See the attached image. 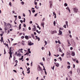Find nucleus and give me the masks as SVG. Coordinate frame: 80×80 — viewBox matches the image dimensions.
<instances>
[{
  "mask_svg": "<svg viewBox=\"0 0 80 80\" xmlns=\"http://www.w3.org/2000/svg\"><path fill=\"white\" fill-rule=\"evenodd\" d=\"M41 72V74H43V70L40 67V66H39L38 68V73H40V72Z\"/></svg>",
  "mask_w": 80,
  "mask_h": 80,
  "instance_id": "f257e3e1",
  "label": "nucleus"
},
{
  "mask_svg": "<svg viewBox=\"0 0 80 80\" xmlns=\"http://www.w3.org/2000/svg\"><path fill=\"white\" fill-rule=\"evenodd\" d=\"M73 10V12L75 13H77V12H78V9L77 8H72Z\"/></svg>",
  "mask_w": 80,
  "mask_h": 80,
  "instance_id": "f03ea898",
  "label": "nucleus"
},
{
  "mask_svg": "<svg viewBox=\"0 0 80 80\" xmlns=\"http://www.w3.org/2000/svg\"><path fill=\"white\" fill-rule=\"evenodd\" d=\"M28 45H30V46H31V45H33L34 43H32V42H31V41H28Z\"/></svg>",
  "mask_w": 80,
  "mask_h": 80,
  "instance_id": "7ed1b4c3",
  "label": "nucleus"
},
{
  "mask_svg": "<svg viewBox=\"0 0 80 80\" xmlns=\"http://www.w3.org/2000/svg\"><path fill=\"white\" fill-rule=\"evenodd\" d=\"M33 27V28L32 29V30L33 32H34V31H35V30H37V28H36V26H35V25H34Z\"/></svg>",
  "mask_w": 80,
  "mask_h": 80,
  "instance_id": "20e7f679",
  "label": "nucleus"
},
{
  "mask_svg": "<svg viewBox=\"0 0 80 80\" xmlns=\"http://www.w3.org/2000/svg\"><path fill=\"white\" fill-rule=\"evenodd\" d=\"M67 57H70V52H67L66 53Z\"/></svg>",
  "mask_w": 80,
  "mask_h": 80,
  "instance_id": "39448f33",
  "label": "nucleus"
},
{
  "mask_svg": "<svg viewBox=\"0 0 80 80\" xmlns=\"http://www.w3.org/2000/svg\"><path fill=\"white\" fill-rule=\"evenodd\" d=\"M57 31H51V33L52 34H54V33H57Z\"/></svg>",
  "mask_w": 80,
  "mask_h": 80,
  "instance_id": "423d86ee",
  "label": "nucleus"
},
{
  "mask_svg": "<svg viewBox=\"0 0 80 80\" xmlns=\"http://www.w3.org/2000/svg\"><path fill=\"white\" fill-rule=\"evenodd\" d=\"M44 25H45V23L44 22H42L41 23V26H42L43 28H44Z\"/></svg>",
  "mask_w": 80,
  "mask_h": 80,
  "instance_id": "0eeeda50",
  "label": "nucleus"
},
{
  "mask_svg": "<svg viewBox=\"0 0 80 80\" xmlns=\"http://www.w3.org/2000/svg\"><path fill=\"white\" fill-rule=\"evenodd\" d=\"M59 33L60 34L58 33V34L59 35H62V32L60 30H59Z\"/></svg>",
  "mask_w": 80,
  "mask_h": 80,
  "instance_id": "6e6552de",
  "label": "nucleus"
},
{
  "mask_svg": "<svg viewBox=\"0 0 80 80\" xmlns=\"http://www.w3.org/2000/svg\"><path fill=\"white\" fill-rule=\"evenodd\" d=\"M77 72H78L79 75H80V69L79 68L78 69Z\"/></svg>",
  "mask_w": 80,
  "mask_h": 80,
  "instance_id": "1a4fd4ad",
  "label": "nucleus"
},
{
  "mask_svg": "<svg viewBox=\"0 0 80 80\" xmlns=\"http://www.w3.org/2000/svg\"><path fill=\"white\" fill-rule=\"evenodd\" d=\"M71 55L72 56H75V52H73L71 53Z\"/></svg>",
  "mask_w": 80,
  "mask_h": 80,
  "instance_id": "9d476101",
  "label": "nucleus"
},
{
  "mask_svg": "<svg viewBox=\"0 0 80 80\" xmlns=\"http://www.w3.org/2000/svg\"><path fill=\"white\" fill-rule=\"evenodd\" d=\"M25 38H26V40H28V39L29 38H28V36H25Z\"/></svg>",
  "mask_w": 80,
  "mask_h": 80,
  "instance_id": "9b49d317",
  "label": "nucleus"
},
{
  "mask_svg": "<svg viewBox=\"0 0 80 80\" xmlns=\"http://www.w3.org/2000/svg\"><path fill=\"white\" fill-rule=\"evenodd\" d=\"M80 21V19L78 18H77L76 19V22H78Z\"/></svg>",
  "mask_w": 80,
  "mask_h": 80,
  "instance_id": "f8f14e48",
  "label": "nucleus"
},
{
  "mask_svg": "<svg viewBox=\"0 0 80 80\" xmlns=\"http://www.w3.org/2000/svg\"><path fill=\"white\" fill-rule=\"evenodd\" d=\"M1 42H4L3 41V37H2L1 38V40H0Z\"/></svg>",
  "mask_w": 80,
  "mask_h": 80,
  "instance_id": "ddd939ff",
  "label": "nucleus"
},
{
  "mask_svg": "<svg viewBox=\"0 0 80 80\" xmlns=\"http://www.w3.org/2000/svg\"><path fill=\"white\" fill-rule=\"evenodd\" d=\"M27 72H27V73H30V70H29L28 69H27Z\"/></svg>",
  "mask_w": 80,
  "mask_h": 80,
  "instance_id": "4468645a",
  "label": "nucleus"
},
{
  "mask_svg": "<svg viewBox=\"0 0 80 80\" xmlns=\"http://www.w3.org/2000/svg\"><path fill=\"white\" fill-rule=\"evenodd\" d=\"M66 9L68 10L69 12H70V8H68V7L67 8H66Z\"/></svg>",
  "mask_w": 80,
  "mask_h": 80,
  "instance_id": "2eb2a0df",
  "label": "nucleus"
},
{
  "mask_svg": "<svg viewBox=\"0 0 80 80\" xmlns=\"http://www.w3.org/2000/svg\"><path fill=\"white\" fill-rule=\"evenodd\" d=\"M44 43H45V45L44 46V47H45V45H47V41L45 40L44 41Z\"/></svg>",
  "mask_w": 80,
  "mask_h": 80,
  "instance_id": "dca6fc26",
  "label": "nucleus"
},
{
  "mask_svg": "<svg viewBox=\"0 0 80 80\" xmlns=\"http://www.w3.org/2000/svg\"><path fill=\"white\" fill-rule=\"evenodd\" d=\"M23 58V56H22L20 58H19V60H22Z\"/></svg>",
  "mask_w": 80,
  "mask_h": 80,
  "instance_id": "f3484780",
  "label": "nucleus"
},
{
  "mask_svg": "<svg viewBox=\"0 0 80 80\" xmlns=\"http://www.w3.org/2000/svg\"><path fill=\"white\" fill-rule=\"evenodd\" d=\"M59 64L58 63H57L56 64V67H59Z\"/></svg>",
  "mask_w": 80,
  "mask_h": 80,
  "instance_id": "a211bd4d",
  "label": "nucleus"
},
{
  "mask_svg": "<svg viewBox=\"0 0 80 80\" xmlns=\"http://www.w3.org/2000/svg\"><path fill=\"white\" fill-rule=\"evenodd\" d=\"M59 50L60 52H62V49L60 48H59Z\"/></svg>",
  "mask_w": 80,
  "mask_h": 80,
  "instance_id": "6ab92c4d",
  "label": "nucleus"
},
{
  "mask_svg": "<svg viewBox=\"0 0 80 80\" xmlns=\"http://www.w3.org/2000/svg\"><path fill=\"white\" fill-rule=\"evenodd\" d=\"M49 2L50 5H52V1H49Z\"/></svg>",
  "mask_w": 80,
  "mask_h": 80,
  "instance_id": "aec40b11",
  "label": "nucleus"
},
{
  "mask_svg": "<svg viewBox=\"0 0 80 80\" xmlns=\"http://www.w3.org/2000/svg\"><path fill=\"white\" fill-rule=\"evenodd\" d=\"M4 23L5 25L6 26H7V25H8V23H6L5 22H4Z\"/></svg>",
  "mask_w": 80,
  "mask_h": 80,
  "instance_id": "412c9836",
  "label": "nucleus"
},
{
  "mask_svg": "<svg viewBox=\"0 0 80 80\" xmlns=\"http://www.w3.org/2000/svg\"><path fill=\"white\" fill-rule=\"evenodd\" d=\"M56 24V22H55V21H54L53 22V25L54 26H55Z\"/></svg>",
  "mask_w": 80,
  "mask_h": 80,
  "instance_id": "4be33fe9",
  "label": "nucleus"
},
{
  "mask_svg": "<svg viewBox=\"0 0 80 80\" xmlns=\"http://www.w3.org/2000/svg\"><path fill=\"white\" fill-rule=\"evenodd\" d=\"M67 68L68 69H69V68H70V65H68L67 66Z\"/></svg>",
  "mask_w": 80,
  "mask_h": 80,
  "instance_id": "5701e85b",
  "label": "nucleus"
},
{
  "mask_svg": "<svg viewBox=\"0 0 80 80\" xmlns=\"http://www.w3.org/2000/svg\"><path fill=\"white\" fill-rule=\"evenodd\" d=\"M9 54H12V51H11V50H10V49H9Z\"/></svg>",
  "mask_w": 80,
  "mask_h": 80,
  "instance_id": "b1692460",
  "label": "nucleus"
},
{
  "mask_svg": "<svg viewBox=\"0 0 80 80\" xmlns=\"http://www.w3.org/2000/svg\"><path fill=\"white\" fill-rule=\"evenodd\" d=\"M5 30L6 31V30H7V29H8V28H7V27H5Z\"/></svg>",
  "mask_w": 80,
  "mask_h": 80,
  "instance_id": "393cba45",
  "label": "nucleus"
},
{
  "mask_svg": "<svg viewBox=\"0 0 80 80\" xmlns=\"http://www.w3.org/2000/svg\"><path fill=\"white\" fill-rule=\"evenodd\" d=\"M58 59H59V60H60V61H62V58H61V57H59L58 58Z\"/></svg>",
  "mask_w": 80,
  "mask_h": 80,
  "instance_id": "a878e982",
  "label": "nucleus"
},
{
  "mask_svg": "<svg viewBox=\"0 0 80 80\" xmlns=\"http://www.w3.org/2000/svg\"><path fill=\"white\" fill-rule=\"evenodd\" d=\"M58 43H59V44H61V42H60V40H58Z\"/></svg>",
  "mask_w": 80,
  "mask_h": 80,
  "instance_id": "bb28decb",
  "label": "nucleus"
},
{
  "mask_svg": "<svg viewBox=\"0 0 80 80\" xmlns=\"http://www.w3.org/2000/svg\"><path fill=\"white\" fill-rule=\"evenodd\" d=\"M9 5H10L11 7H12V2H10L9 3Z\"/></svg>",
  "mask_w": 80,
  "mask_h": 80,
  "instance_id": "cd10ccee",
  "label": "nucleus"
},
{
  "mask_svg": "<svg viewBox=\"0 0 80 80\" xmlns=\"http://www.w3.org/2000/svg\"><path fill=\"white\" fill-rule=\"evenodd\" d=\"M21 4H22V5H24V2H21Z\"/></svg>",
  "mask_w": 80,
  "mask_h": 80,
  "instance_id": "c85d7f7f",
  "label": "nucleus"
},
{
  "mask_svg": "<svg viewBox=\"0 0 80 80\" xmlns=\"http://www.w3.org/2000/svg\"><path fill=\"white\" fill-rule=\"evenodd\" d=\"M44 71H45V74L46 75H47V72H46V70L45 69H44Z\"/></svg>",
  "mask_w": 80,
  "mask_h": 80,
  "instance_id": "c756f323",
  "label": "nucleus"
},
{
  "mask_svg": "<svg viewBox=\"0 0 80 80\" xmlns=\"http://www.w3.org/2000/svg\"><path fill=\"white\" fill-rule=\"evenodd\" d=\"M21 55V54H20V53H19L18 54V57H20Z\"/></svg>",
  "mask_w": 80,
  "mask_h": 80,
  "instance_id": "7c9ffc66",
  "label": "nucleus"
},
{
  "mask_svg": "<svg viewBox=\"0 0 80 80\" xmlns=\"http://www.w3.org/2000/svg\"><path fill=\"white\" fill-rule=\"evenodd\" d=\"M10 54V58H12V54Z\"/></svg>",
  "mask_w": 80,
  "mask_h": 80,
  "instance_id": "2f4dec72",
  "label": "nucleus"
},
{
  "mask_svg": "<svg viewBox=\"0 0 80 80\" xmlns=\"http://www.w3.org/2000/svg\"><path fill=\"white\" fill-rule=\"evenodd\" d=\"M50 55H51V53H50V52L49 51V56H50Z\"/></svg>",
  "mask_w": 80,
  "mask_h": 80,
  "instance_id": "473e14b6",
  "label": "nucleus"
},
{
  "mask_svg": "<svg viewBox=\"0 0 80 80\" xmlns=\"http://www.w3.org/2000/svg\"><path fill=\"white\" fill-rule=\"evenodd\" d=\"M53 16H54V15H56V13H55V12H53Z\"/></svg>",
  "mask_w": 80,
  "mask_h": 80,
  "instance_id": "72a5a7b5",
  "label": "nucleus"
},
{
  "mask_svg": "<svg viewBox=\"0 0 80 80\" xmlns=\"http://www.w3.org/2000/svg\"><path fill=\"white\" fill-rule=\"evenodd\" d=\"M66 25H67V26L68 27V21L66 22Z\"/></svg>",
  "mask_w": 80,
  "mask_h": 80,
  "instance_id": "f704fd0d",
  "label": "nucleus"
},
{
  "mask_svg": "<svg viewBox=\"0 0 80 80\" xmlns=\"http://www.w3.org/2000/svg\"><path fill=\"white\" fill-rule=\"evenodd\" d=\"M64 5L66 7H67V6H68V5H67V3H65L64 4Z\"/></svg>",
  "mask_w": 80,
  "mask_h": 80,
  "instance_id": "c9c22d12",
  "label": "nucleus"
},
{
  "mask_svg": "<svg viewBox=\"0 0 80 80\" xmlns=\"http://www.w3.org/2000/svg\"><path fill=\"white\" fill-rule=\"evenodd\" d=\"M22 45H25V43L23 42H22Z\"/></svg>",
  "mask_w": 80,
  "mask_h": 80,
  "instance_id": "e433bc0d",
  "label": "nucleus"
},
{
  "mask_svg": "<svg viewBox=\"0 0 80 80\" xmlns=\"http://www.w3.org/2000/svg\"><path fill=\"white\" fill-rule=\"evenodd\" d=\"M66 27H67V26L66 25H64L63 26L64 28H66Z\"/></svg>",
  "mask_w": 80,
  "mask_h": 80,
  "instance_id": "4c0bfd02",
  "label": "nucleus"
},
{
  "mask_svg": "<svg viewBox=\"0 0 80 80\" xmlns=\"http://www.w3.org/2000/svg\"><path fill=\"white\" fill-rule=\"evenodd\" d=\"M24 36H22L21 37V38H22V39H23L24 38Z\"/></svg>",
  "mask_w": 80,
  "mask_h": 80,
  "instance_id": "58836bf2",
  "label": "nucleus"
},
{
  "mask_svg": "<svg viewBox=\"0 0 80 80\" xmlns=\"http://www.w3.org/2000/svg\"><path fill=\"white\" fill-rule=\"evenodd\" d=\"M69 73H70V74H72V71H70L69 72Z\"/></svg>",
  "mask_w": 80,
  "mask_h": 80,
  "instance_id": "ea45409f",
  "label": "nucleus"
},
{
  "mask_svg": "<svg viewBox=\"0 0 80 80\" xmlns=\"http://www.w3.org/2000/svg\"><path fill=\"white\" fill-rule=\"evenodd\" d=\"M23 19H24V21H23V22H25V18H24Z\"/></svg>",
  "mask_w": 80,
  "mask_h": 80,
  "instance_id": "a19ab883",
  "label": "nucleus"
},
{
  "mask_svg": "<svg viewBox=\"0 0 80 80\" xmlns=\"http://www.w3.org/2000/svg\"><path fill=\"white\" fill-rule=\"evenodd\" d=\"M68 46H70L71 45V44L69 42H68Z\"/></svg>",
  "mask_w": 80,
  "mask_h": 80,
  "instance_id": "79ce46f5",
  "label": "nucleus"
},
{
  "mask_svg": "<svg viewBox=\"0 0 80 80\" xmlns=\"http://www.w3.org/2000/svg\"><path fill=\"white\" fill-rule=\"evenodd\" d=\"M4 55H5V54H6V51H5V49H4Z\"/></svg>",
  "mask_w": 80,
  "mask_h": 80,
  "instance_id": "37998d69",
  "label": "nucleus"
},
{
  "mask_svg": "<svg viewBox=\"0 0 80 80\" xmlns=\"http://www.w3.org/2000/svg\"><path fill=\"white\" fill-rule=\"evenodd\" d=\"M36 32H37V33H38L40 34V32L38 31V30H36Z\"/></svg>",
  "mask_w": 80,
  "mask_h": 80,
  "instance_id": "c03bdc74",
  "label": "nucleus"
},
{
  "mask_svg": "<svg viewBox=\"0 0 80 80\" xmlns=\"http://www.w3.org/2000/svg\"><path fill=\"white\" fill-rule=\"evenodd\" d=\"M32 13H35V10H32Z\"/></svg>",
  "mask_w": 80,
  "mask_h": 80,
  "instance_id": "a18cd8bd",
  "label": "nucleus"
},
{
  "mask_svg": "<svg viewBox=\"0 0 80 80\" xmlns=\"http://www.w3.org/2000/svg\"><path fill=\"white\" fill-rule=\"evenodd\" d=\"M13 71L14 72H15V73H17V71L15 70H13Z\"/></svg>",
  "mask_w": 80,
  "mask_h": 80,
  "instance_id": "49530a36",
  "label": "nucleus"
},
{
  "mask_svg": "<svg viewBox=\"0 0 80 80\" xmlns=\"http://www.w3.org/2000/svg\"><path fill=\"white\" fill-rule=\"evenodd\" d=\"M32 63H33V62H32L31 63V67H32V65H33V64Z\"/></svg>",
  "mask_w": 80,
  "mask_h": 80,
  "instance_id": "de8ad7c7",
  "label": "nucleus"
},
{
  "mask_svg": "<svg viewBox=\"0 0 80 80\" xmlns=\"http://www.w3.org/2000/svg\"><path fill=\"white\" fill-rule=\"evenodd\" d=\"M18 17V18H19V19H21V16H19Z\"/></svg>",
  "mask_w": 80,
  "mask_h": 80,
  "instance_id": "09e8293b",
  "label": "nucleus"
},
{
  "mask_svg": "<svg viewBox=\"0 0 80 80\" xmlns=\"http://www.w3.org/2000/svg\"><path fill=\"white\" fill-rule=\"evenodd\" d=\"M70 50H73V47H70Z\"/></svg>",
  "mask_w": 80,
  "mask_h": 80,
  "instance_id": "8fccbe9b",
  "label": "nucleus"
},
{
  "mask_svg": "<svg viewBox=\"0 0 80 80\" xmlns=\"http://www.w3.org/2000/svg\"><path fill=\"white\" fill-rule=\"evenodd\" d=\"M64 53H63L62 54L61 56L62 57H63L64 56Z\"/></svg>",
  "mask_w": 80,
  "mask_h": 80,
  "instance_id": "3c124183",
  "label": "nucleus"
},
{
  "mask_svg": "<svg viewBox=\"0 0 80 80\" xmlns=\"http://www.w3.org/2000/svg\"><path fill=\"white\" fill-rule=\"evenodd\" d=\"M37 38V39H38V41H40V38H39V37H38V38Z\"/></svg>",
  "mask_w": 80,
  "mask_h": 80,
  "instance_id": "603ef678",
  "label": "nucleus"
},
{
  "mask_svg": "<svg viewBox=\"0 0 80 80\" xmlns=\"http://www.w3.org/2000/svg\"><path fill=\"white\" fill-rule=\"evenodd\" d=\"M42 50H45V48L43 47H42Z\"/></svg>",
  "mask_w": 80,
  "mask_h": 80,
  "instance_id": "864d4df0",
  "label": "nucleus"
},
{
  "mask_svg": "<svg viewBox=\"0 0 80 80\" xmlns=\"http://www.w3.org/2000/svg\"><path fill=\"white\" fill-rule=\"evenodd\" d=\"M32 23V21H31L29 22V23H30V24Z\"/></svg>",
  "mask_w": 80,
  "mask_h": 80,
  "instance_id": "5fc2aeb1",
  "label": "nucleus"
},
{
  "mask_svg": "<svg viewBox=\"0 0 80 80\" xmlns=\"http://www.w3.org/2000/svg\"><path fill=\"white\" fill-rule=\"evenodd\" d=\"M28 11L30 13V15L31 14V11L30 10H28Z\"/></svg>",
  "mask_w": 80,
  "mask_h": 80,
  "instance_id": "6e6d98bb",
  "label": "nucleus"
},
{
  "mask_svg": "<svg viewBox=\"0 0 80 80\" xmlns=\"http://www.w3.org/2000/svg\"><path fill=\"white\" fill-rule=\"evenodd\" d=\"M38 14V13H36L34 15V17H37V15Z\"/></svg>",
  "mask_w": 80,
  "mask_h": 80,
  "instance_id": "4d7b16f0",
  "label": "nucleus"
},
{
  "mask_svg": "<svg viewBox=\"0 0 80 80\" xmlns=\"http://www.w3.org/2000/svg\"><path fill=\"white\" fill-rule=\"evenodd\" d=\"M23 17H25V13H23Z\"/></svg>",
  "mask_w": 80,
  "mask_h": 80,
  "instance_id": "13d9d810",
  "label": "nucleus"
},
{
  "mask_svg": "<svg viewBox=\"0 0 80 80\" xmlns=\"http://www.w3.org/2000/svg\"><path fill=\"white\" fill-rule=\"evenodd\" d=\"M20 22H21V23H23V21L21 20L20 21Z\"/></svg>",
  "mask_w": 80,
  "mask_h": 80,
  "instance_id": "bf43d9fd",
  "label": "nucleus"
},
{
  "mask_svg": "<svg viewBox=\"0 0 80 80\" xmlns=\"http://www.w3.org/2000/svg\"><path fill=\"white\" fill-rule=\"evenodd\" d=\"M54 67H55V66H53V67H52V70H54Z\"/></svg>",
  "mask_w": 80,
  "mask_h": 80,
  "instance_id": "052dcab7",
  "label": "nucleus"
},
{
  "mask_svg": "<svg viewBox=\"0 0 80 80\" xmlns=\"http://www.w3.org/2000/svg\"><path fill=\"white\" fill-rule=\"evenodd\" d=\"M28 29H29V30H31V28H30V27H29L28 28Z\"/></svg>",
  "mask_w": 80,
  "mask_h": 80,
  "instance_id": "680f3d73",
  "label": "nucleus"
},
{
  "mask_svg": "<svg viewBox=\"0 0 80 80\" xmlns=\"http://www.w3.org/2000/svg\"><path fill=\"white\" fill-rule=\"evenodd\" d=\"M76 63H78V60H77L76 61Z\"/></svg>",
  "mask_w": 80,
  "mask_h": 80,
  "instance_id": "e2e57ef3",
  "label": "nucleus"
},
{
  "mask_svg": "<svg viewBox=\"0 0 80 80\" xmlns=\"http://www.w3.org/2000/svg\"><path fill=\"white\" fill-rule=\"evenodd\" d=\"M17 45V43H15L13 44V45Z\"/></svg>",
  "mask_w": 80,
  "mask_h": 80,
  "instance_id": "0e129e2a",
  "label": "nucleus"
},
{
  "mask_svg": "<svg viewBox=\"0 0 80 80\" xmlns=\"http://www.w3.org/2000/svg\"><path fill=\"white\" fill-rule=\"evenodd\" d=\"M23 26L24 27H26V25H25V24H23Z\"/></svg>",
  "mask_w": 80,
  "mask_h": 80,
  "instance_id": "69168bd1",
  "label": "nucleus"
},
{
  "mask_svg": "<svg viewBox=\"0 0 80 80\" xmlns=\"http://www.w3.org/2000/svg\"><path fill=\"white\" fill-rule=\"evenodd\" d=\"M69 32V33L70 34V33H71V31L70 30H69L68 31Z\"/></svg>",
  "mask_w": 80,
  "mask_h": 80,
  "instance_id": "338daca9",
  "label": "nucleus"
},
{
  "mask_svg": "<svg viewBox=\"0 0 80 80\" xmlns=\"http://www.w3.org/2000/svg\"><path fill=\"white\" fill-rule=\"evenodd\" d=\"M52 5H50V7H49V8H52Z\"/></svg>",
  "mask_w": 80,
  "mask_h": 80,
  "instance_id": "774afa93",
  "label": "nucleus"
}]
</instances>
